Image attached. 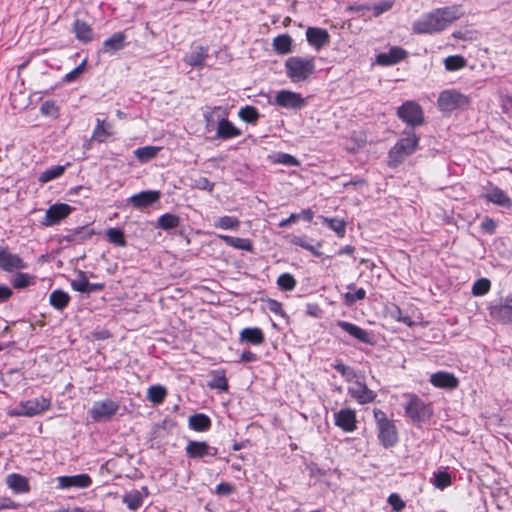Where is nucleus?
<instances>
[{
  "label": "nucleus",
  "mask_w": 512,
  "mask_h": 512,
  "mask_svg": "<svg viewBox=\"0 0 512 512\" xmlns=\"http://www.w3.org/2000/svg\"><path fill=\"white\" fill-rule=\"evenodd\" d=\"M334 368L346 379V381H352L356 377L355 371L341 362L336 363Z\"/></svg>",
  "instance_id": "obj_50"
},
{
  "label": "nucleus",
  "mask_w": 512,
  "mask_h": 512,
  "mask_svg": "<svg viewBox=\"0 0 512 512\" xmlns=\"http://www.w3.org/2000/svg\"><path fill=\"white\" fill-rule=\"evenodd\" d=\"M85 63L83 62L76 68H74L72 71L66 74L65 81L72 82L74 81L84 70Z\"/></svg>",
  "instance_id": "obj_58"
},
{
  "label": "nucleus",
  "mask_w": 512,
  "mask_h": 512,
  "mask_svg": "<svg viewBox=\"0 0 512 512\" xmlns=\"http://www.w3.org/2000/svg\"><path fill=\"white\" fill-rule=\"evenodd\" d=\"M42 114L46 116L56 117L58 113V108L53 101H46L41 105L40 108Z\"/></svg>",
  "instance_id": "obj_53"
},
{
  "label": "nucleus",
  "mask_w": 512,
  "mask_h": 512,
  "mask_svg": "<svg viewBox=\"0 0 512 512\" xmlns=\"http://www.w3.org/2000/svg\"><path fill=\"white\" fill-rule=\"evenodd\" d=\"M392 5H393L392 1L386 0V1H382L380 3L375 4L372 7V10H373L375 16H379L382 13L390 10L392 8Z\"/></svg>",
  "instance_id": "obj_55"
},
{
  "label": "nucleus",
  "mask_w": 512,
  "mask_h": 512,
  "mask_svg": "<svg viewBox=\"0 0 512 512\" xmlns=\"http://www.w3.org/2000/svg\"><path fill=\"white\" fill-rule=\"evenodd\" d=\"M6 484L14 493H27L30 490L28 479L20 474H9Z\"/></svg>",
  "instance_id": "obj_27"
},
{
  "label": "nucleus",
  "mask_w": 512,
  "mask_h": 512,
  "mask_svg": "<svg viewBox=\"0 0 512 512\" xmlns=\"http://www.w3.org/2000/svg\"><path fill=\"white\" fill-rule=\"evenodd\" d=\"M71 287L78 292H89L90 283L83 272H79L76 279L72 280Z\"/></svg>",
  "instance_id": "obj_48"
},
{
  "label": "nucleus",
  "mask_w": 512,
  "mask_h": 512,
  "mask_svg": "<svg viewBox=\"0 0 512 512\" xmlns=\"http://www.w3.org/2000/svg\"><path fill=\"white\" fill-rule=\"evenodd\" d=\"M239 117L248 124H255L256 120L259 117L258 111L255 107L246 106L241 108L239 113Z\"/></svg>",
  "instance_id": "obj_44"
},
{
  "label": "nucleus",
  "mask_w": 512,
  "mask_h": 512,
  "mask_svg": "<svg viewBox=\"0 0 512 512\" xmlns=\"http://www.w3.org/2000/svg\"><path fill=\"white\" fill-rule=\"evenodd\" d=\"M106 235L111 243L119 247H124L126 245L125 236L121 229L110 228L107 230Z\"/></svg>",
  "instance_id": "obj_43"
},
{
  "label": "nucleus",
  "mask_w": 512,
  "mask_h": 512,
  "mask_svg": "<svg viewBox=\"0 0 512 512\" xmlns=\"http://www.w3.org/2000/svg\"><path fill=\"white\" fill-rule=\"evenodd\" d=\"M429 381L434 387L447 390L456 389L459 385L458 378L453 373L446 371L431 374Z\"/></svg>",
  "instance_id": "obj_18"
},
{
  "label": "nucleus",
  "mask_w": 512,
  "mask_h": 512,
  "mask_svg": "<svg viewBox=\"0 0 512 512\" xmlns=\"http://www.w3.org/2000/svg\"><path fill=\"white\" fill-rule=\"evenodd\" d=\"M73 30L76 38L81 42L87 43L93 39V30L84 21L77 19L73 24Z\"/></svg>",
  "instance_id": "obj_30"
},
{
  "label": "nucleus",
  "mask_w": 512,
  "mask_h": 512,
  "mask_svg": "<svg viewBox=\"0 0 512 512\" xmlns=\"http://www.w3.org/2000/svg\"><path fill=\"white\" fill-rule=\"evenodd\" d=\"M27 267V263L19 255L13 254L7 248L0 246V269L12 272Z\"/></svg>",
  "instance_id": "obj_14"
},
{
  "label": "nucleus",
  "mask_w": 512,
  "mask_h": 512,
  "mask_svg": "<svg viewBox=\"0 0 512 512\" xmlns=\"http://www.w3.org/2000/svg\"><path fill=\"white\" fill-rule=\"evenodd\" d=\"M219 238L224 241L228 246L238 250H244L248 252L253 251V244L250 239L233 237L229 235H219Z\"/></svg>",
  "instance_id": "obj_28"
},
{
  "label": "nucleus",
  "mask_w": 512,
  "mask_h": 512,
  "mask_svg": "<svg viewBox=\"0 0 512 512\" xmlns=\"http://www.w3.org/2000/svg\"><path fill=\"white\" fill-rule=\"evenodd\" d=\"M211 388H217L220 390H227L228 383L227 379L224 375H215L211 383L209 384Z\"/></svg>",
  "instance_id": "obj_54"
},
{
  "label": "nucleus",
  "mask_w": 512,
  "mask_h": 512,
  "mask_svg": "<svg viewBox=\"0 0 512 512\" xmlns=\"http://www.w3.org/2000/svg\"><path fill=\"white\" fill-rule=\"evenodd\" d=\"M406 416H408L414 423H423L428 421L433 411L430 405L426 404L418 396L409 394L407 395V402L404 404Z\"/></svg>",
  "instance_id": "obj_5"
},
{
  "label": "nucleus",
  "mask_w": 512,
  "mask_h": 512,
  "mask_svg": "<svg viewBox=\"0 0 512 512\" xmlns=\"http://www.w3.org/2000/svg\"><path fill=\"white\" fill-rule=\"evenodd\" d=\"M211 426L210 418L202 413L195 414L189 418V427L195 431H206Z\"/></svg>",
  "instance_id": "obj_31"
},
{
  "label": "nucleus",
  "mask_w": 512,
  "mask_h": 512,
  "mask_svg": "<svg viewBox=\"0 0 512 512\" xmlns=\"http://www.w3.org/2000/svg\"><path fill=\"white\" fill-rule=\"evenodd\" d=\"M496 226H497V223L492 218H489V217H486L481 223L482 230H484L485 232H487L489 234L494 233Z\"/></svg>",
  "instance_id": "obj_57"
},
{
  "label": "nucleus",
  "mask_w": 512,
  "mask_h": 512,
  "mask_svg": "<svg viewBox=\"0 0 512 512\" xmlns=\"http://www.w3.org/2000/svg\"><path fill=\"white\" fill-rule=\"evenodd\" d=\"M374 418L378 430V438L385 448H390L398 442V432L393 420L388 419L385 412L374 409Z\"/></svg>",
  "instance_id": "obj_4"
},
{
  "label": "nucleus",
  "mask_w": 512,
  "mask_h": 512,
  "mask_svg": "<svg viewBox=\"0 0 512 512\" xmlns=\"http://www.w3.org/2000/svg\"><path fill=\"white\" fill-rule=\"evenodd\" d=\"M337 325L360 342L367 344L372 343V337L370 333L360 328L359 326L347 321H338Z\"/></svg>",
  "instance_id": "obj_22"
},
{
  "label": "nucleus",
  "mask_w": 512,
  "mask_h": 512,
  "mask_svg": "<svg viewBox=\"0 0 512 512\" xmlns=\"http://www.w3.org/2000/svg\"><path fill=\"white\" fill-rule=\"evenodd\" d=\"M406 56V51L400 47H392L387 53H380L377 56V63L389 66L398 63Z\"/></svg>",
  "instance_id": "obj_25"
},
{
  "label": "nucleus",
  "mask_w": 512,
  "mask_h": 512,
  "mask_svg": "<svg viewBox=\"0 0 512 512\" xmlns=\"http://www.w3.org/2000/svg\"><path fill=\"white\" fill-rule=\"evenodd\" d=\"M323 222L326 223L339 237H344L346 232V223L344 220L324 217Z\"/></svg>",
  "instance_id": "obj_42"
},
{
  "label": "nucleus",
  "mask_w": 512,
  "mask_h": 512,
  "mask_svg": "<svg viewBox=\"0 0 512 512\" xmlns=\"http://www.w3.org/2000/svg\"><path fill=\"white\" fill-rule=\"evenodd\" d=\"M306 38L308 43L316 49H320L329 43V34L322 28L309 27L306 30Z\"/></svg>",
  "instance_id": "obj_23"
},
{
  "label": "nucleus",
  "mask_w": 512,
  "mask_h": 512,
  "mask_svg": "<svg viewBox=\"0 0 512 512\" xmlns=\"http://www.w3.org/2000/svg\"><path fill=\"white\" fill-rule=\"evenodd\" d=\"M445 68L448 71H456L465 66V59L461 56H449L444 60Z\"/></svg>",
  "instance_id": "obj_49"
},
{
  "label": "nucleus",
  "mask_w": 512,
  "mask_h": 512,
  "mask_svg": "<svg viewBox=\"0 0 512 512\" xmlns=\"http://www.w3.org/2000/svg\"><path fill=\"white\" fill-rule=\"evenodd\" d=\"M14 288L22 289L35 283V277L27 273H17L11 280Z\"/></svg>",
  "instance_id": "obj_41"
},
{
  "label": "nucleus",
  "mask_w": 512,
  "mask_h": 512,
  "mask_svg": "<svg viewBox=\"0 0 512 512\" xmlns=\"http://www.w3.org/2000/svg\"><path fill=\"white\" fill-rule=\"evenodd\" d=\"M57 482V487L61 490H66L70 488L84 489L92 485V479L88 474L59 476L57 478Z\"/></svg>",
  "instance_id": "obj_15"
},
{
  "label": "nucleus",
  "mask_w": 512,
  "mask_h": 512,
  "mask_svg": "<svg viewBox=\"0 0 512 512\" xmlns=\"http://www.w3.org/2000/svg\"><path fill=\"white\" fill-rule=\"evenodd\" d=\"M213 225L215 228L223 230H237L240 226V221L236 217L226 215L215 219Z\"/></svg>",
  "instance_id": "obj_33"
},
{
  "label": "nucleus",
  "mask_w": 512,
  "mask_h": 512,
  "mask_svg": "<svg viewBox=\"0 0 512 512\" xmlns=\"http://www.w3.org/2000/svg\"><path fill=\"white\" fill-rule=\"evenodd\" d=\"M257 357L256 354H254L251 351H244L240 356L241 362H254L256 361Z\"/></svg>",
  "instance_id": "obj_63"
},
{
  "label": "nucleus",
  "mask_w": 512,
  "mask_h": 512,
  "mask_svg": "<svg viewBox=\"0 0 512 512\" xmlns=\"http://www.w3.org/2000/svg\"><path fill=\"white\" fill-rule=\"evenodd\" d=\"M110 134L108 133V130H94V133L92 135L93 141L103 142L105 141Z\"/></svg>",
  "instance_id": "obj_61"
},
{
  "label": "nucleus",
  "mask_w": 512,
  "mask_h": 512,
  "mask_svg": "<svg viewBox=\"0 0 512 512\" xmlns=\"http://www.w3.org/2000/svg\"><path fill=\"white\" fill-rule=\"evenodd\" d=\"M268 158L274 164H283L285 166H295V167L300 165V161L288 153L279 152V153H275L273 155H269Z\"/></svg>",
  "instance_id": "obj_34"
},
{
  "label": "nucleus",
  "mask_w": 512,
  "mask_h": 512,
  "mask_svg": "<svg viewBox=\"0 0 512 512\" xmlns=\"http://www.w3.org/2000/svg\"><path fill=\"white\" fill-rule=\"evenodd\" d=\"M160 199V192L156 190L142 191L138 194L132 195L128 202L137 209H143L151 206Z\"/></svg>",
  "instance_id": "obj_20"
},
{
  "label": "nucleus",
  "mask_w": 512,
  "mask_h": 512,
  "mask_svg": "<svg viewBox=\"0 0 512 512\" xmlns=\"http://www.w3.org/2000/svg\"><path fill=\"white\" fill-rule=\"evenodd\" d=\"M469 99L466 95L454 90H444L438 97V106L440 110L451 112L455 109L464 108L468 105Z\"/></svg>",
  "instance_id": "obj_7"
},
{
  "label": "nucleus",
  "mask_w": 512,
  "mask_h": 512,
  "mask_svg": "<svg viewBox=\"0 0 512 512\" xmlns=\"http://www.w3.org/2000/svg\"><path fill=\"white\" fill-rule=\"evenodd\" d=\"M398 116L410 126H418L422 124L423 113L421 107L412 101L405 102L398 109Z\"/></svg>",
  "instance_id": "obj_10"
},
{
  "label": "nucleus",
  "mask_w": 512,
  "mask_h": 512,
  "mask_svg": "<svg viewBox=\"0 0 512 512\" xmlns=\"http://www.w3.org/2000/svg\"><path fill=\"white\" fill-rule=\"evenodd\" d=\"M166 389L161 385H154L148 388L147 398L153 404H161L166 397Z\"/></svg>",
  "instance_id": "obj_36"
},
{
  "label": "nucleus",
  "mask_w": 512,
  "mask_h": 512,
  "mask_svg": "<svg viewBox=\"0 0 512 512\" xmlns=\"http://www.w3.org/2000/svg\"><path fill=\"white\" fill-rule=\"evenodd\" d=\"M240 135V130H217L216 136L221 139H230Z\"/></svg>",
  "instance_id": "obj_60"
},
{
  "label": "nucleus",
  "mask_w": 512,
  "mask_h": 512,
  "mask_svg": "<svg viewBox=\"0 0 512 512\" xmlns=\"http://www.w3.org/2000/svg\"><path fill=\"white\" fill-rule=\"evenodd\" d=\"M119 410V404L111 399L96 401L89 414L96 422L109 420Z\"/></svg>",
  "instance_id": "obj_9"
},
{
  "label": "nucleus",
  "mask_w": 512,
  "mask_h": 512,
  "mask_svg": "<svg viewBox=\"0 0 512 512\" xmlns=\"http://www.w3.org/2000/svg\"><path fill=\"white\" fill-rule=\"evenodd\" d=\"M275 102L284 108L297 109L304 105L305 101L300 94L292 91L282 90L277 93Z\"/></svg>",
  "instance_id": "obj_19"
},
{
  "label": "nucleus",
  "mask_w": 512,
  "mask_h": 512,
  "mask_svg": "<svg viewBox=\"0 0 512 512\" xmlns=\"http://www.w3.org/2000/svg\"><path fill=\"white\" fill-rule=\"evenodd\" d=\"M207 56V49L197 45L192 47L190 53L185 56L184 61L190 66L201 68L204 66Z\"/></svg>",
  "instance_id": "obj_26"
},
{
  "label": "nucleus",
  "mask_w": 512,
  "mask_h": 512,
  "mask_svg": "<svg viewBox=\"0 0 512 512\" xmlns=\"http://www.w3.org/2000/svg\"><path fill=\"white\" fill-rule=\"evenodd\" d=\"M180 218L177 215L166 213L159 217L158 226L163 230H170L178 227Z\"/></svg>",
  "instance_id": "obj_40"
},
{
  "label": "nucleus",
  "mask_w": 512,
  "mask_h": 512,
  "mask_svg": "<svg viewBox=\"0 0 512 512\" xmlns=\"http://www.w3.org/2000/svg\"><path fill=\"white\" fill-rule=\"evenodd\" d=\"M72 211L73 208L66 203L53 204L47 209L42 223L47 227L54 226L68 217Z\"/></svg>",
  "instance_id": "obj_11"
},
{
  "label": "nucleus",
  "mask_w": 512,
  "mask_h": 512,
  "mask_svg": "<svg viewBox=\"0 0 512 512\" xmlns=\"http://www.w3.org/2000/svg\"><path fill=\"white\" fill-rule=\"evenodd\" d=\"M234 487L230 483L222 482L216 486V493L219 495H229L233 492Z\"/></svg>",
  "instance_id": "obj_59"
},
{
  "label": "nucleus",
  "mask_w": 512,
  "mask_h": 512,
  "mask_svg": "<svg viewBox=\"0 0 512 512\" xmlns=\"http://www.w3.org/2000/svg\"><path fill=\"white\" fill-rule=\"evenodd\" d=\"M483 197L487 201L492 202L495 205L505 207L508 209L512 208V200L503 190L496 186L491 185L488 188H486L485 192L483 193Z\"/></svg>",
  "instance_id": "obj_21"
},
{
  "label": "nucleus",
  "mask_w": 512,
  "mask_h": 512,
  "mask_svg": "<svg viewBox=\"0 0 512 512\" xmlns=\"http://www.w3.org/2000/svg\"><path fill=\"white\" fill-rule=\"evenodd\" d=\"M463 14L464 12L461 7L457 5L439 8L415 21L412 25V30L416 34L438 33L446 29Z\"/></svg>",
  "instance_id": "obj_1"
},
{
  "label": "nucleus",
  "mask_w": 512,
  "mask_h": 512,
  "mask_svg": "<svg viewBox=\"0 0 512 512\" xmlns=\"http://www.w3.org/2000/svg\"><path fill=\"white\" fill-rule=\"evenodd\" d=\"M489 313L502 323H512V295L507 296L501 304L490 306Z\"/></svg>",
  "instance_id": "obj_16"
},
{
  "label": "nucleus",
  "mask_w": 512,
  "mask_h": 512,
  "mask_svg": "<svg viewBox=\"0 0 512 512\" xmlns=\"http://www.w3.org/2000/svg\"><path fill=\"white\" fill-rule=\"evenodd\" d=\"M419 136L413 131L408 130L403 133L401 138L389 150L388 166L398 167L403 161L416 152L419 147Z\"/></svg>",
  "instance_id": "obj_2"
},
{
  "label": "nucleus",
  "mask_w": 512,
  "mask_h": 512,
  "mask_svg": "<svg viewBox=\"0 0 512 512\" xmlns=\"http://www.w3.org/2000/svg\"><path fill=\"white\" fill-rule=\"evenodd\" d=\"M12 295V290L7 286H0V301L9 299Z\"/></svg>",
  "instance_id": "obj_64"
},
{
  "label": "nucleus",
  "mask_w": 512,
  "mask_h": 512,
  "mask_svg": "<svg viewBox=\"0 0 512 512\" xmlns=\"http://www.w3.org/2000/svg\"><path fill=\"white\" fill-rule=\"evenodd\" d=\"M203 116L206 121V128H236L228 120V111L224 107H205Z\"/></svg>",
  "instance_id": "obj_8"
},
{
  "label": "nucleus",
  "mask_w": 512,
  "mask_h": 512,
  "mask_svg": "<svg viewBox=\"0 0 512 512\" xmlns=\"http://www.w3.org/2000/svg\"><path fill=\"white\" fill-rule=\"evenodd\" d=\"M50 405L51 401L45 397L29 399L20 402V404L15 409L9 410L7 414L12 417H33L48 410Z\"/></svg>",
  "instance_id": "obj_6"
},
{
  "label": "nucleus",
  "mask_w": 512,
  "mask_h": 512,
  "mask_svg": "<svg viewBox=\"0 0 512 512\" xmlns=\"http://www.w3.org/2000/svg\"><path fill=\"white\" fill-rule=\"evenodd\" d=\"M292 39L289 35H280L274 38L273 47L280 54H287L291 51Z\"/></svg>",
  "instance_id": "obj_38"
},
{
  "label": "nucleus",
  "mask_w": 512,
  "mask_h": 512,
  "mask_svg": "<svg viewBox=\"0 0 512 512\" xmlns=\"http://www.w3.org/2000/svg\"><path fill=\"white\" fill-rule=\"evenodd\" d=\"M286 74L293 82L305 81L315 71L313 57L293 56L285 62Z\"/></svg>",
  "instance_id": "obj_3"
},
{
  "label": "nucleus",
  "mask_w": 512,
  "mask_h": 512,
  "mask_svg": "<svg viewBox=\"0 0 512 512\" xmlns=\"http://www.w3.org/2000/svg\"><path fill=\"white\" fill-rule=\"evenodd\" d=\"M69 301L70 296L62 290H54L49 297L50 304L57 310H63Z\"/></svg>",
  "instance_id": "obj_32"
},
{
  "label": "nucleus",
  "mask_w": 512,
  "mask_h": 512,
  "mask_svg": "<svg viewBox=\"0 0 512 512\" xmlns=\"http://www.w3.org/2000/svg\"><path fill=\"white\" fill-rule=\"evenodd\" d=\"M123 502L131 510H137L143 503V496L140 491L134 490L124 495Z\"/></svg>",
  "instance_id": "obj_39"
},
{
  "label": "nucleus",
  "mask_w": 512,
  "mask_h": 512,
  "mask_svg": "<svg viewBox=\"0 0 512 512\" xmlns=\"http://www.w3.org/2000/svg\"><path fill=\"white\" fill-rule=\"evenodd\" d=\"M186 454L192 459L214 457L218 453L216 447L208 445L205 441H189L185 448Z\"/></svg>",
  "instance_id": "obj_13"
},
{
  "label": "nucleus",
  "mask_w": 512,
  "mask_h": 512,
  "mask_svg": "<svg viewBox=\"0 0 512 512\" xmlns=\"http://www.w3.org/2000/svg\"><path fill=\"white\" fill-rule=\"evenodd\" d=\"M491 282L487 278L478 279L472 286V294L474 296H483L489 292Z\"/></svg>",
  "instance_id": "obj_45"
},
{
  "label": "nucleus",
  "mask_w": 512,
  "mask_h": 512,
  "mask_svg": "<svg viewBox=\"0 0 512 512\" xmlns=\"http://www.w3.org/2000/svg\"><path fill=\"white\" fill-rule=\"evenodd\" d=\"M159 149V147L155 146H145L136 149L134 154L140 162L145 163L153 159L157 155Z\"/></svg>",
  "instance_id": "obj_37"
},
{
  "label": "nucleus",
  "mask_w": 512,
  "mask_h": 512,
  "mask_svg": "<svg viewBox=\"0 0 512 512\" xmlns=\"http://www.w3.org/2000/svg\"><path fill=\"white\" fill-rule=\"evenodd\" d=\"M366 296V291L363 288H358L354 293L347 292L344 295L346 304L353 305L358 300H363Z\"/></svg>",
  "instance_id": "obj_51"
},
{
  "label": "nucleus",
  "mask_w": 512,
  "mask_h": 512,
  "mask_svg": "<svg viewBox=\"0 0 512 512\" xmlns=\"http://www.w3.org/2000/svg\"><path fill=\"white\" fill-rule=\"evenodd\" d=\"M348 394L359 404L371 403L376 398V393L369 389L366 384L360 380H355L347 389Z\"/></svg>",
  "instance_id": "obj_12"
},
{
  "label": "nucleus",
  "mask_w": 512,
  "mask_h": 512,
  "mask_svg": "<svg viewBox=\"0 0 512 512\" xmlns=\"http://www.w3.org/2000/svg\"><path fill=\"white\" fill-rule=\"evenodd\" d=\"M65 169H66L65 165L52 166V167L46 169L45 171H43L39 175V181L41 183H47L49 181H52V180L60 177L64 173Z\"/></svg>",
  "instance_id": "obj_35"
},
{
  "label": "nucleus",
  "mask_w": 512,
  "mask_h": 512,
  "mask_svg": "<svg viewBox=\"0 0 512 512\" xmlns=\"http://www.w3.org/2000/svg\"><path fill=\"white\" fill-rule=\"evenodd\" d=\"M194 187L201 189V190H207L210 192L213 190L214 184L211 183L207 178L200 177L195 180Z\"/></svg>",
  "instance_id": "obj_56"
},
{
  "label": "nucleus",
  "mask_w": 512,
  "mask_h": 512,
  "mask_svg": "<svg viewBox=\"0 0 512 512\" xmlns=\"http://www.w3.org/2000/svg\"><path fill=\"white\" fill-rule=\"evenodd\" d=\"M388 503L392 506L395 512H400L405 508V502L396 493H392L388 497Z\"/></svg>",
  "instance_id": "obj_52"
},
{
  "label": "nucleus",
  "mask_w": 512,
  "mask_h": 512,
  "mask_svg": "<svg viewBox=\"0 0 512 512\" xmlns=\"http://www.w3.org/2000/svg\"><path fill=\"white\" fill-rule=\"evenodd\" d=\"M241 341L253 345H260L264 342V334L260 328H245L240 332Z\"/></svg>",
  "instance_id": "obj_29"
},
{
  "label": "nucleus",
  "mask_w": 512,
  "mask_h": 512,
  "mask_svg": "<svg viewBox=\"0 0 512 512\" xmlns=\"http://www.w3.org/2000/svg\"><path fill=\"white\" fill-rule=\"evenodd\" d=\"M277 284L283 291H292L296 286V280L291 274L283 273L278 277Z\"/></svg>",
  "instance_id": "obj_46"
},
{
  "label": "nucleus",
  "mask_w": 512,
  "mask_h": 512,
  "mask_svg": "<svg viewBox=\"0 0 512 512\" xmlns=\"http://www.w3.org/2000/svg\"><path fill=\"white\" fill-rule=\"evenodd\" d=\"M433 485L438 489H445L451 485V476L446 471H438L434 474Z\"/></svg>",
  "instance_id": "obj_47"
},
{
  "label": "nucleus",
  "mask_w": 512,
  "mask_h": 512,
  "mask_svg": "<svg viewBox=\"0 0 512 512\" xmlns=\"http://www.w3.org/2000/svg\"><path fill=\"white\" fill-rule=\"evenodd\" d=\"M335 425L345 432H353L356 429V412L351 408H342L334 414Z\"/></svg>",
  "instance_id": "obj_17"
},
{
  "label": "nucleus",
  "mask_w": 512,
  "mask_h": 512,
  "mask_svg": "<svg viewBox=\"0 0 512 512\" xmlns=\"http://www.w3.org/2000/svg\"><path fill=\"white\" fill-rule=\"evenodd\" d=\"M126 38L127 37L123 32L114 33L103 42L101 51L106 54H114L125 47Z\"/></svg>",
  "instance_id": "obj_24"
},
{
  "label": "nucleus",
  "mask_w": 512,
  "mask_h": 512,
  "mask_svg": "<svg viewBox=\"0 0 512 512\" xmlns=\"http://www.w3.org/2000/svg\"><path fill=\"white\" fill-rule=\"evenodd\" d=\"M267 307L271 312L275 314H283L282 305L276 300H269Z\"/></svg>",
  "instance_id": "obj_62"
}]
</instances>
